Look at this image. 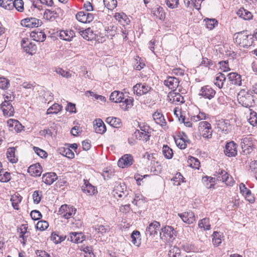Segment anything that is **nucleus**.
I'll list each match as a JSON object with an SVG mask.
<instances>
[{
  "label": "nucleus",
  "instance_id": "nucleus-1",
  "mask_svg": "<svg viewBox=\"0 0 257 257\" xmlns=\"http://www.w3.org/2000/svg\"><path fill=\"white\" fill-rule=\"evenodd\" d=\"M233 39L236 44L242 47H249L253 42V36L249 34L247 31L235 33Z\"/></svg>",
  "mask_w": 257,
  "mask_h": 257
},
{
  "label": "nucleus",
  "instance_id": "nucleus-2",
  "mask_svg": "<svg viewBox=\"0 0 257 257\" xmlns=\"http://www.w3.org/2000/svg\"><path fill=\"white\" fill-rule=\"evenodd\" d=\"M237 100L239 104L245 107H250L254 105L253 96L244 90H241L238 93Z\"/></svg>",
  "mask_w": 257,
  "mask_h": 257
},
{
  "label": "nucleus",
  "instance_id": "nucleus-3",
  "mask_svg": "<svg viewBox=\"0 0 257 257\" xmlns=\"http://www.w3.org/2000/svg\"><path fill=\"white\" fill-rule=\"evenodd\" d=\"M215 175L218 181H221L225 182L227 186H232L234 181L232 177L224 170L219 169L218 171L215 172Z\"/></svg>",
  "mask_w": 257,
  "mask_h": 257
},
{
  "label": "nucleus",
  "instance_id": "nucleus-4",
  "mask_svg": "<svg viewBox=\"0 0 257 257\" xmlns=\"http://www.w3.org/2000/svg\"><path fill=\"white\" fill-rule=\"evenodd\" d=\"M240 146L244 155L251 153L253 150V145L251 137H245L241 140Z\"/></svg>",
  "mask_w": 257,
  "mask_h": 257
},
{
  "label": "nucleus",
  "instance_id": "nucleus-5",
  "mask_svg": "<svg viewBox=\"0 0 257 257\" xmlns=\"http://www.w3.org/2000/svg\"><path fill=\"white\" fill-rule=\"evenodd\" d=\"M59 214L66 219L72 217L76 213V209L66 204L62 205L59 209Z\"/></svg>",
  "mask_w": 257,
  "mask_h": 257
},
{
  "label": "nucleus",
  "instance_id": "nucleus-6",
  "mask_svg": "<svg viewBox=\"0 0 257 257\" xmlns=\"http://www.w3.org/2000/svg\"><path fill=\"white\" fill-rule=\"evenodd\" d=\"M199 130L201 131V135L204 138L210 139L212 138V130L211 124L206 121L199 123Z\"/></svg>",
  "mask_w": 257,
  "mask_h": 257
},
{
  "label": "nucleus",
  "instance_id": "nucleus-7",
  "mask_svg": "<svg viewBox=\"0 0 257 257\" xmlns=\"http://www.w3.org/2000/svg\"><path fill=\"white\" fill-rule=\"evenodd\" d=\"M21 45L24 51L31 55L34 54L37 51V46L36 44L30 41L28 39H23L21 42Z\"/></svg>",
  "mask_w": 257,
  "mask_h": 257
},
{
  "label": "nucleus",
  "instance_id": "nucleus-8",
  "mask_svg": "<svg viewBox=\"0 0 257 257\" xmlns=\"http://www.w3.org/2000/svg\"><path fill=\"white\" fill-rule=\"evenodd\" d=\"M160 235L166 240H173L176 236V231L171 226H166L162 228Z\"/></svg>",
  "mask_w": 257,
  "mask_h": 257
},
{
  "label": "nucleus",
  "instance_id": "nucleus-9",
  "mask_svg": "<svg viewBox=\"0 0 257 257\" xmlns=\"http://www.w3.org/2000/svg\"><path fill=\"white\" fill-rule=\"evenodd\" d=\"M133 162V157L130 154H125L119 159L117 165L119 167L124 168L131 166Z\"/></svg>",
  "mask_w": 257,
  "mask_h": 257
},
{
  "label": "nucleus",
  "instance_id": "nucleus-10",
  "mask_svg": "<svg viewBox=\"0 0 257 257\" xmlns=\"http://www.w3.org/2000/svg\"><path fill=\"white\" fill-rule=\"evenodd\" d=\"M237 144L233 141L227 143L224 150L225 155L229 157H235L237 152Z\"/></svg>",
  "mask_w": 257,
  "mask_h": 257
},
{
  "label": "nucleus",
  "instance_id": "nucleus-11",
  "mask_svg": "<svg viewBox=\"0 0 257 257\" xmlns=\"http://www.w3.org/2000/svg\"><path fill=\"white\" fill-rule=\"evenodd\" d=\"M76 19L83 23H90L94 19L93 15L88 12L81 11L76 15Z\"/></svg>",
  "mask_w": 257,
  "mask_h": 257
},
{
  "label": "nucleus",
  "instance_id": "nucleus-12",
  "mask_svg": "<svg viewBox=\"0 0 257 257\" xmlns=\"http://www.w3.org/2000/svg\"><path fill=\"white\" fill-rule=\"evenodd\" d=\"M216 92L210 86L206 85L201 87L199 95L205 98L211 99L214 97Z\"/></svg>",
  "mask_w": 257,
  "mask_h": 257
},
{
  "label": "nucleus",
  "instance_id": "nucleus-13",
  "mask_svg": "<svg viewBox=\"0 0 257 257\" xmlns=\"http://www.w3.org/2000/svg\"><path fill=\"white\" fill-rule=\"evenodd\" d=\"M42 22L35 18H28L21 21V25L28 28L38 27L41 26Z\"/></svg>",
  "mask_w": 257,
  "mask_h": 257
},
{
  "label": "nucleus",
  "instance_id": "nucleus-14",
  "mask_svg": "<svg viewBox=\"0 0 257 257\" xmlns=\"http://www.w3.org/2000/svg\"><path fill=\"white\" fill-rule=\"evenodd\" d=\"M62 14V10L60 8H57L53 10L46 9L44 12V16L46 19L53 21L56 18H58L60 15Z\"/></svg>",
  "mask_w": 257,
  "mask_h": 257
},
{
  "label": "nucleus",
  "instance_id": "nucleus-15",
  "mask_svg": "<svg viewBox=\"0 0 257 257\" xmlns=\"http://www.w3.org/2000/svg\"><path fill=\"white\" fill-rule=\"evenodd\" d=\"M113 193L115 197L117 195L119 198L127 196L128 192L125 184L123 183L116 184L113 190Z\"/></svg>",
  "mask_w": 257,
  "mask_h": 257
},
{
  "label": "nucleus",
  "instance_id": "nucleus-16",
  "mask_svg": "<svg viewBox=\"0 0 257 257\" xmlns=\"http://www.w3.org/2000/svg\"><path fill=\"white\" fill-rule=\"evenodd\" d=\"M160 227V223L158 221H154L147 226L146 229V234L147 236H155L157 234L158 231L159 230Z\"/></svg>",
  "mask_w": 257,
  "mask_h": 257
},
{
  "label": "nucleus",
  "instance_id": "nucleus-17",
  "mask_svg": "<svg viewBox=\"0 0 257 257\" xmlns=\"http://www.w3.org/2000/svg\"><path fill=\"white\" fill-rule=\"evenodd\" d=\"M168 100L172 103L178 104L184 102V97L181 94L174 91L169 93Z\"/></svg>",
  "mask_w": 257,
  "mask_h": 257
},
{
  "label": "nucleus",
  "instance_id": "nucleus-18",
  "mask_svg": "<svg viewBox=\"0 0 257 257\" xmlns=\"http://www.w3.org/2000/svg\"><path fill=\"white\" fill-rule=\"evenodd\" d=\"M133 89L137 95L141 96L149 92L151 87L145 83H138L134 86Z\"/></svg>",
  "mask_w": 257,
  "mask_h": 257
},
{
  "label": "nucleus",
  "instance_id": "nucleus-19",
  "mask_svg": "<svg viewBox=\"0 0 257 257\" xmlns=\"http://www.w3.org/2000/svg\"><path fill=\"white\" fill-rule=\"evenodd\" d=\"M1 108L2 109L4 115L12 116L14 114V108L11 102L4 101L1 105Z\"/></svg>",
  "mask_w": 257,
  "mask_h": 257
},
{
  "label": "nucleus",
  "instance_id": "nucleus-20",
  "mask_svg": "<svg viewBox=\"0 0 257 257\" xmlns=\"http://www.w3.org/2000/svg\"><path fill=\"white\" fill-rule=\"evenodd\" d=\"M239 189L240 192L244 196L245 199L250 203H252L254 201V198L251 194V192L250 190L247 189L245 185L243 183L239 184Z\"/></svg>",
  "mask_w": 257,
  "mask_h": 257
},
{
  "label": "nucleus",
  "instance_id": "nucleus-21",
  "mask_svg": "<svg viewBox=\"0 0 257 257\" xmlns=\"http://www.w3.org/2000/svg\"><path fill=\"white\" fill-rule=\"evenodd\" d=\"M178 216L182 219L183 222L188 224H192L195 221L194 214L192 211L179 213Z\"/></svg>",
  "mask_w": 257,
  "mask_h": 257
},
{
  "label": "nucleus",
  "instance_id": "nucleus-22",
  "mask_svg": "<svg viewBox=\"0 0 257 257\" xmlns=\"http://www.w3.org/2000/svg\"><path fill=\"white\" fill-rule=\"evenodd\" d=\"M75 36V33L72 30H62L60 31L59 34V37L60 39L67 41H71Z\"/></svg>",
  "mask_w": 257,
  "mask_h": 257
},
{
  "label": "nucleus",
  "instance_id": "nucleus-23",
  "mask_svg": "<svg viewBox=\"0 0 257 257\" xmlns=\"http://www.w3.org/2000/svg\"><path fill=\"white\" fill-rule=\"evenodd\" d=\"M81 189L83 192L88 195L95 194L97 191L95 187L92 186L88 181H85L84 185L82 186Z\"/></svg>",
  "mask_w": 257,
  "mask_h": 257
},
{
  "label": "nucleus",
  "instance_id": "nucleus-24",
  "mask_svg": "<svg viewBox=\"0 0 257 257\" xmlns=\"http://www.w3.org/2000/svg\"><path fill=\"white\" fill-rule=\"evenodd\" d=\"M57 178V175L54 172H49L43 175L42 181L47 185L52 184Z\"/></svg>",
  "mask_w": 257,
  "mask_h": 257
},
{
  "label": "nucleus",
  "instance_id": "nucleus-25",
  "mask_svg": "<svg viewBox=\"0 0 257 257\" xmlns=\"http://www.w3.org/2000/svg\"><path fill=\"white\" fill-rule=\"evenodd\" d=\"M30 36L33 40L37 42H44L46 38V35L44 32L38 31H32L30 34Z\"/></svg>",
  "mask_w": 257,
  "mask_h": 257
},
{
  "label": "nucleus",
  "instance_id": "nucleus-26",
  "mask_svg": "<svg viewBox=\"0 0 257 257\" xmlns=\"http://www.w3.org/2000/svg\"><path fill=\"white\" fill-rule=\"evenodd\" d=\"M94 129L96 133L99 134H103L106 131L104 123L100 118L95 120V123L94 124Z\"/></svg>",
  "mask_w": 257,
  "mask_h": 257
},
{
  "label": "nucleus",
  "instance_id": "nucleus-27",
  "mask_svg": "<svg viewBox=\"0 0 257 257\" xmlns=\"http://www.w3.org/2000/svg\"><path fill=\"white\" fill-rule=\"evenodd\" d=\"M152 14L159 20H164L165 18V14L162 7L156 5L152 9Z\"/></svg>",
  "mask_w": 257,
  "mask_h": 257
},
{
  "label": "nucleus",
  "instance_id": "nucleus-28",
  "mask_svg": "<svg viewBox=\"0 0 257 257\" xmlns=\"http://www.w3.org/2000/svg\"><path fill=\"white\" fill-rule=\"evenodd\" d=\"M83 234L81 232H72L69 233L68 240H70L75 243H81L83 241Z\"/></svg>",
  "mask_w": 257,
  "mask_h": 257
},
{
  "label": "nucleus",
  "instance_id": "nucleus-29",
  "mask_svg": "<svg viewBox=\"0 0 257 257\" xmlns=\"http://www.w3.org/2000/svg\"><path fill=\"white\" fill-rule=\"evenodd\" d=\"M28 172L32 176H40L42 173V167L39 163L31 165L28 168Z\"/></svg>",
  "mask_w": 257,
  "mask_h": 257
},
{
  "label": "nucleus",
  "instance_id": "nucleus-30",
  "mask_svg": "<svg viewBox=\"0 0 257 257\" xmlns=\"http://www.w3.org/2000/svg\"><path fill=\"white\" fill-rule=\"evenodd\" d=\"M123 99H124V94L119 91H114L109 96V99L115 103H120Z\"/></svg>",
  "mask_w": 257,
  "mask_h": 257
},
{
  "label": "nucleus",
  "instance_id": "nucleus-31",
  "mask_svg": "<svg viewBox=\"0 0 257 257\" xmlns=\"http://www.w3.org/2000/svg\"><path fill=\"white\" fill-rule=\"evenodd\" d=\"M236 14L239 17L244 20H250L252 19L253 17L251 13L243 8L239 9Z\"/></svg>",
  "mask_w": 257,
  "mask_h": 257
},
{
  "label": "nucleus",
  "instance_id": "nucleus-32",
  "mask_svg": "<svg viewBox=\"0 0 257 257\" xmlns=\"http://www.w3.org/2000/svg\"><path fill=\"white\" fill-rule=\"evenodd\" d=\"M79 33L85 40H91L94 37V34L92 30L90 28H88L85 30H79Z\"/></svg>",
  "mask_w": 257,
  "mask_h": 257
},
{
  "label": "nucleus",
  "instance_id": "nucleus-33",
  "mask_svg": "<svg viewBox=\"0 0 257 257\" xmlns=\"http://www.w3.org/2000/svg\"><path fill=\"white\" fill-rule=\"evenodd\" d=\"M212 236V242L214 246H219L222 241L224 239V236L223 233L217 231H214Z\"/></svg>",
  "mask_w": 257,
  "mask_h": 257
},
{
  "label": "nucleus",
  "instance_id": "nucleus-34",
  "mask_svg": "<svg viewBox=\"0 0 257 257\" xmlns=\"http://www.w3.org/2000/svg\"><path fill=\"white\" fill-rule=\"evenodd\" d=\"M141 130L142 132H141L139 130H137L135 132L136 138L140 140H143L147 142L150 140L151 135L149 134L148 132L145 131L142 129H141Z\"/></svg>",
  "mask_w": 257,
  "mask_h": 257
},
{
  "label": "nucleus",
  "instance_id": "nucleus-35",
  "mask_svg": "<svg viewBox=\"0 0 257 257\" xmlns=\"http://www.w3.org/2000/svg\"><path fill=\"white\" fill-rule=\"evenodd\" d=\"M16 148L10 147L7 150V157L8 160L12 163H16L18 162V158L15 155Z\"/></svg>",
  "mask_w": 257,
  "mask_h": 257
},
{
  "label": "nucleus",
  "instance_id": "nucleus-36",
  "mask_svg": "<svg viewBox=\"0 0 257 257\" xmlns=\"http://www.w3.org/2000/svg\"><path fill=\"white\" fill-rule=\"evenodd\" d=\"M120 103V106L123 110H127L128 109L131 108L133 105V98L127 96V98L122 100Z\"/></svg>",
  "mask_w": 257,
  "mask_h": 257
},
{
  "label": "nucleus",
  "instance_id": "nucleus-37",
  "mask_svg": "<svg viewBox=\"0 0 257 257\" xmlns=\"http://www.w3.org/2000/svg\"><path fill=\"white\" fill-rule=\"evenodd\" d=\"M106 121L113 127L119 128L121 126L120 119L117 117H108L106 119Z\"/></svg>",
  "mask_w": 257,
  "mask_h": 257
},
{
  "label": "nucleus",
  "instance_id": "nucleus-38",
  "mask_svg": "<svg viewBox=\"0 0 257 257\" xmlns=\"http://www.w3.org/2000/svg\"><path fill=\"white\" fill-rule=\"evenodd\" d=\"M153 118L155 122L161 126L165 125L166 121L162 113L156 112L153 115Z\"/></svg>",
  "mask_w": 257,
  "mask_h": 257
},
{
  "label": "nucleus",
  "instance_id": "nucleus-39",
  "mask_svg": "<svg viewBox=\"0 0 257 257\" xmlns=\"http://www.w3.org/2000/svg\"><path fill=\"white\" fill-rule=\"evenodd\" d=\"M132 242L137 246L141 244L140 232L139 231L135 230L131 235Z\"/></svg>",
  "mask_w": 257,
  "mask_h": 257
},
{
  "label": "nucleus",
  "instance_id": "nucleus-40",
  "mask_svg": "<svg viewBox=\"0 0 257 257\" xmlns=\"http://www.w3.org/2000/svg\"><path fill=\"white\" fill-rule=\"evenodd\" d=\"M168 257H183L181 249L176 246H171L168 252Z\"/></svg>",
  "mask_w": 257,
  "mask_h": 257
},
{
  "label": "nucleus",
  "instance_id": "nucleus-41",
  "mask_svg": "<svg viewBox=\"0 0 257 257\" xmlns=\"http://www.w3.org/2000/svg\"><path fill=\"white\" fill-rule=\"evenodd\" d=\"M66 237V235H60L58 233L55 232H53L50 237L51 240L56 244L60 243L63 240H64Z\"/></svg>",
  "mask_w": 257,
  "mask_h": 257
},
{
  "label": "nucleus",
  "instance_id": "nucleus-42",
  "mask_svg": "<svg viewBox=\"0 0 257 257\" xmlns=\"http://www.w3.org/2000/svg\"><path fill=\"white\" fill-rule=\"evenodd\" d=\"M62 109V106L58 103H54L47 110V114H57Z\"/></svg>",
  "mask_w": 257,
  "mask_h": 257
},
{
  "label": "nucleus",
  "instance_id": "nucleus-43",
  "mask_svg": "<svg viewBox=\"0 0 257 257\" xmlns=\"http://www.w3.org/2000/svg\"><path fill=\"white\" fill-rule=\"evenodd\" d=\"M162 153L165 158L170 159L172 158L173 156V152L172 149H171L168 145H164L162 148Z\"/></svg>",
  "mask_w": 257,
  "mask_h": 257
},
{
  "label": "nucleus",
  "instance_id": "nucleus-44",
  "mask_svg": "<svg viewBox=\"0 0 257 257\" xmlns=\"http://www.w3.org/2000/svg\"><path fill=\"white\" fill-rule=\"evenodd\" d=\"M198 226L200 228H203L204 230H208L210 229L209 219L204 218L199 221Z\"/></svg>",
  "mask_w": 257,
  "mask_h": 257
},
{
  "label": "nucleus",
  "instance_id": "nucleus-45",
  "mask_svg": "<svg viewBox=\"0 0 257 257\" xmlns=\"http://www.w3.org/2000/svg\"><path fill=\"white\" fill-rule=\"evenodd\" d=\"M22 200V197L20 195H13L11 198V201L12 204L14 209L16 210L19 209V204L21 202Z\"/></svg>",
  "mask_w": 257,
  "mask_h": 257
},
{
  "label": "nucleus",
  "instance_id": "nucleus-46",
  "mask_svg": "<svg viewBox=\"0 0 257 257\" xmlns=\"http://www.w3.org/2000/svg\"><path fill=\"white\" fill-rule=\"evenodd\" d=\"M145 66L143 60L139 56H136L134 59V68L137 70H141Z\"/></svg>",
  "mask_w": 257,
  "mask_h": 257
},
{
  "label": "nucleus",
  "instance_id": "nucleus-47",
  "mask_svg": "<svg viewBox=\"0 0 257 257\" xmlns=\"http://www.w3.org/2000/svg\"><path fill=\"white\" fill-rule=\"evenodd\" d=\"M204 21L206 28L210 30L213 29L218 25V22L215 19H206Z\"/></svg>",
  "mask_w": 257,
  "mask_h": 257
},
{
  "label": "nucleus",
  "instance_id": "nucleus-48",
  "mask_svg": "<svg viewBox=\"0 0 257 257\" xmlns=\"http://www.w3.org/2000/svg\"><path fill=\"white\" fill-rule=\"evenodd\" d=\"M0 6L8 10L13 9V0H0Z\"/></svg>",
  "mask_w": 257,
  "mask_h": 257
},
{
  "label": "nucleus",
  "instance_id": "nucleus-49",
  "mask_svg": "<svg viewBox=\"0 0 257 257\" xmlns=\"http://www.w3.org/2000/svg\"><path fill=\"white\" fill-rule=\"evenodd\" d=\"M11 179V174L8 172L0 170V181L2 182H8Z\"/></svg>",
  "mask_w": 257,
  "mask_h": 257
},
{
  "label": "nucleus",
  "instance_id": "nucleus-50",
  "mask_svg": "<svg viewBox=\"0 0 257 257\" xmlns=\"http://www.w3.org/2000/svg\"><path fill=\"white\" fill-rule=\"evenodd\" d=\"M248 122L253 126L257 125V113L256 112L253 111H250Z\"/></svg>",
  "mask_w": 257,
  "mask_h": 257
},
{
  "label": "nucleus",
  "instance_id": "nucleus-51",
  "mask_svg": "<svg viewBox=\"0 0 257 257\" xmlns=\"http://www.w3.org/2000/svg\"><path fill=\"white\" fill-rule=\"evenodd\" d=\"M42 197V192L41 191L36 190L33 192V199L35 204H38Z\"/></svg>",
  "mask_w": 257,
  "mask_h": 257
},
{
  "label": "nucleus",
  "instance_id": "nucleus-52",
  "mask_svg": "<svg viewBox=\"0 0 257 257\" xmlns=\"http://www.w3.org/2000/svg\"><path fill=\"white\" fill-rule=\"evenodd\" d=\"M103 3L105 6L109 10L114 9L117 6L116 0H103Z\"/></svg>",
  "mask_w": 257,
  "mask_h": 257
},
{
  "label": "nucleus",
  "instance_id": "nucleus-53",
  "mask_svg": "<svg viewBox=\"0 0 257 257\" xmlns=\"http://www.w3.org/2000/svg\"><path fill=\"white\" fill-rule=\"evenodd\" d=\"M95 229L98 233L103 235L109 231V227L108 225H97L95 226Z\"/></svg>",
  "mask_w": 257,
  "mask_h": 257
},
{
  "label": "nucleus",
  "instance_id": "nucleus-54",
  "mask_svg": "<svg viewBox=\"0 0 257 257\" xmlns=\"http://www.w3.org/2000/svg\"><path fill=\"white\" fill-rule=\"evenodd\" d=\"M185 178L180 173H177L175 176L172 180L173 181V184L174 185L179 186L180 185L181 182H183Z\"/></svg>",
  "mask_w": 257,
  "mask_h": 257
},
{
  "label": "nucleus",
  "instance_id": "nucleus-55",
  "mask_svg": "<svg viewBox=\"0 0 257 257\" xmlns=\"http://www.w3.org/2000/svg\"><path fill=\"white\" fill-rule=\"evenodd\" d=\"M19 12H22L24 10V3L22 0H15L13 1V8Z\"/></svg>",
  "mask_w": 257,
  "mask_h": 257
},
{
  "label": "nucleus",
  "instance_id": "nucleus-56",
  "mask_svg": "<svg viewBox=\"0 0 257 257\" xmlns=\"http://www.w3.org/2000/svg\"><path fill=\"white\" fill-rule=\"evenodd\" d=\"M33 150L38 156L42 158H46L47 157L46 152L38 147H34Z\"/></svg>",
  "mask_w": 257,
  "mask_h": 257
},
{
  "label": "nucleus",
  "instance_id": "nucleus-57",
  "mask_svg": "<svg viewBox=\"0 0 257 257\" xmlns=\"http://www.w3.org/2000/svg\"><path fill=\"white\" fill-rule=\"evenodd\" d=\"M55 71L57 74H59V75L66 78H70L71 75V74L70 73V72L66 71L60 68H56Z\"/></svg>",
  "mask_w": 257,
  "mask_h": 257
},
{
  "label": "nucleus",
  "instance_id": "nucleus-58",
  "mask_svg": "<svg viewBox=\"0 0 257 257\" xmlns=\"http://www.w3.org/2000/svg\"><path fill=\"white\" fill-rule=\"evenodd\" d=\"M49 226L48 222L46 221H39L36 225V228L40 230H44L48 228Z\"/></svg>",
  "mask_w": 257,
  "mask_h": 257
},
{
  "label": "nucleus",
  "instance_id": "nucleus-59",
  "mask_svg": "<svg viewBox=\"0 0 257 257\" xmlns=\"http://www.w3.org/2000/svg\"><path fill=\"white\" fill-rule=\"evenodd\" d=\"M175 141L176 145L181 149H185L187 147V144L183 140L175 138Z\"/></svg>",
  "mask_w": 257,
  "mask_h": 257
},
{
  "label": "nucleus",
  "instance_id": "nucleus-60",
  "mask_svg": "<svg viewBox=\"0 0 257 257\" xmlns=\"http://www.w3.org/2000/svg\"><path fill=\"white\" fill-rule=\"evenodd\" d=\"M180 81H164V85L170 89L175 90L174 89L178 87Z\"/></svg>",
  "mask_w": 257,
  "mask_h": 257
},
{
  "label": "nucleus",
  "instance_id": "nucleus-61",
  "mask_svg": "<svg viewBox=\"0 0 257 257\" xmlns=\"http://www.w3.org/2000/svg\"><path fill=\"white\" fill-rule=\"evenodd\" d=\"M228 80H241V76L235 72H231L227 75Z\"/></svg>",
  "mask_w": 257,
  "mask_h": 257
},
{
  "label": "nucleus",
  "instance_id": "nucleus-62",
  "mask_svg": "<svg viewBox=\"0 0 257 257\" xmlns=\"http://www.w3.org/2000/svg\"><path fill=\"white\" fill-rule=\"evenodd\" d=\"M218 65H219L220 68L224 72H226L230 70L228 61L227 60L220 61L218 63Z\"/></svg>",
  "mask_w": 257,
  "mask_h": 257
},
{
  "label": "nucleus",
  "instance_id": "nucleus-63",
  "mask_svg": "<svg viewBox=\"0 0 257 257\" xmlns=\"http://www.w3.org/2000/svg\"><path fill=\"white\" fill-rule=\"evenodd\" d=\"M31 217L32 219L37 220L40 219L42 215L40 211L37 210H34L31 211L30 213Z\"/></svg>",
  "mask_w": 257,
  "mask_h": 257
},
{
  "label": "nucleus",
  "instance_id": "nucleus-64",
  "mask_svg": "<svg viewBox=\"0 0 257 257\" xmlns=\"http://www.w3.org/2000/svg\"><path fill=\"white\" fill-rule=\"evenodd\" d=\"M249 168L251 172H252L255 176L257 175V161H251L250 163Z\"/></svg>",
  "mask_w": 257,
  "mask_h": 257
}]
</instances>
